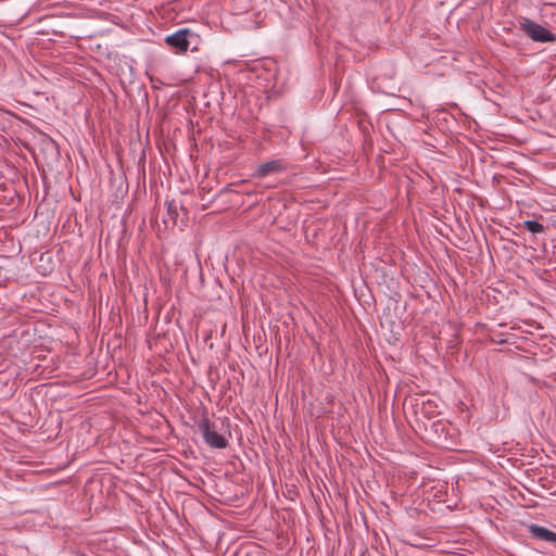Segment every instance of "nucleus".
<instances>
[{
    "instance_id": "5",
    "label": "nucleus",
    "mask_w": 556,
    "mask_h": 556,
    "mask_svg": "<svg viewBox=\"0 0 556 556\" xmlns=\"http://www.w3.org/2000/svg\"><path fill=\"white\" fill-rule=\"evenodd\" d=\"M529 532L531 533L532 538L556 544V532L551 531L549 529L539 526L535 523H531L529 527Z\"/></svg>"
},
{
    "instance_id": "4",
    "label": "nucleus",
    "mask_w": 556,
    "mask_h": 556,
    "mask_svg": "<svg viewBox=\"0 0 556 556\" xmlns=\"http://www.w3.org/2000/svg\"><path fill=\"white\" fill-rule=\"evenodd\" d=\"M285 169L286 165L282 160H273L258 165L255 175L260 178H264L273 174L281 173Z\"/></svg>"
},
{
    "instance_id": "3",
    "label": "nucleus",
    "mask_w": 556,
    "mask_h": 556,
    "mask_svg": "<svg viewBox=\"0 0 556 556\" xmlns=\"http://www.w3.org/2000/svg\"><path fill=\"white\" fill-rule=\"evenodd\" d=\"M193 33L188 28H182L176 33L165 37V42L168 47L175 50L176 53H185L189 49V36Z\"/></svg>"
},
{
    "instance_id": "2",
    "label": "nucleus",
    "mask_w": 556,
    "mask_h": 556,
    "mask_svg": "<svg viewBox=\"0 0 556 556\" xmlns=\"http://www.w3.org/2000/svg\"><path fill=\"white\" fill-rule=\"evenodd\" d=\"M199 431L201 432L204 442L214 448H225L228 445V440L219 434L216 426L210 421L208 418H203L198 424Z\"/></svg>"
},
{
    "instance_id": "6",
    "label": "nucleus",
    "mask_w": 556,
    "mask_h": 556,
    "mask_svg": "<svg viewBox=\"0 0 556 556\" xmlns=\"http://www.w3.org/2000/svg\"><path fill=\"white\" fill-rule=\"evenodd\" d=\"M167 204V212L166 216L164 217L165 225L168 226H175L177 224V218L179 216V207L180 204L176 200H170L166 202Z\"/></svg>"
},
{
    "instance_id": "7",
    "label": "nucleus",
    "mask_w": 556,
    "mask_h": 556,
    "mask_svg": "<svg viewBox=\"0 0 556 556\" xmlns=\"http://www.w3.org/2000/svg\"><path fill=\"white\" fill-rule=\"evenodd\" d=\"M523 226L529 232L533 235L542 233L545 230V227L538 220H525Z\"/></svg>"
},
{
    "instance_id": "1",
    "label": "nucleus",
    "mask_w": 556,
    "mask_h": 556,
    "mask_svg": "<svg viewBox=\"0 0 556 556\" xmlns=\"http://www.w3.org/2000/svg\"><path fill=\"white\" fill-rule=\"evenodd\" d=\"M519 27L520 30L534 42L556 41V34L530 18L525 17L520 20Z\"/></svg>"
}]
</instances>
